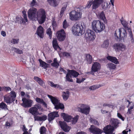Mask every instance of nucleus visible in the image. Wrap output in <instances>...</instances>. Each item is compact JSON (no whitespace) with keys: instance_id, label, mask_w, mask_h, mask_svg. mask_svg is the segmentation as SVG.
Returning a JSON list of instances; mask_svg holds the SVG:
<instances>
[{"instance_id":"52","label":"nucleus","mask_w":134,"mask_h":134,"mask_svg":"<svg viewBox=\"0 0 134 134\" xmlns=\"http://www.w3.org/2000/svg\"><path fill=\"white\" fill-rule=\"evenodd\" d=\"M99 87V86L97 85H94L91 86L89 89L91 90H95L97 88H98Z\"/></svg>"},{"instance_id":"5","label":"nucleus","mask_w":134,"mask_h":134,"mask_svg":"<svg viewBox=\"0 0 134 134\" xmlns=\"http://www.w3.org/2000/svg\"><path fill=\"white\" fill-rule=\"evenodd\" d=\"M16 97L15 92L14 91H12L9 94L4 97V101L7 103H12L15 101Z\"/></svg>"},{"instance_id":"56","label":"nucleus","mask_w":134,"mask_h":134,"mask_svg":"<svg viewBox=\"0 0 134 134\" xmlns=\"http://www.w3.org/2000/svg\"><path fill=\"white\" fill-rule=\"evenodd\" d=\"M118 117L120 119H121L122 121H124V117L121 115V114L119 113H118L117 114Z\"/></svg>"},{"instance_id":"2","label":"nucleus","mask_w":134,"mask_h":134,"mask_svg":"<svg viewBox=\"0 0 134 134\" xmlns=\"http://www.w3.org/2000/svg\"><path fill=\"white\" fill-rule=\"evenodd\" d=\"M73 34L75 35H81L84 33L83 31V27L82 23L79 22L76 23L72 28Z\"/></svg>"},{"instance_id":"57","label":"nucleus","mask_w":134,"mask_h":134,"mask_svg":"<svg viewBox=\"0 0 134 134\" xmlns=\"http://www.w3.org/2000/svg\"><path fill=\"white\" fill-rule=\"evenodd\" d=\"M62 55L64 57H68L70 56V54L69 53L65 52L63 53Z\"/></svg>"},{"instance_id":"21","label":"nucleus","mask_w":134,"mask_h":134,"mask_svg":"<svg viewBox=\"0 0 134 134\" xmlns=\"http://www.w3.org/2000/svg\"><path fill=\"white\" fill-rule=\"evenodd\" d=\"M47 96L50 99L51 102L54 106H55L56 104H57L60 102V100L57 99L56 97H54L49 95H48Z\"/></svg>"},{"instance_id":"12","label":"nucleus","mask_w":134,"mask_h":134,"mask_svg":"<svg viewBox=\"0 0 134 134\" xmlns=\"http://www.w3.org/2000/svg\"><path fill=\"white\" fill-rule=\"evenodd\" d=\"M80 107L77 108L79 112L86 115L88 114L90 111V108L89 107L86 108L85 105L83 104H81L80 105Z\"/></svg>"},{"instance_id":"54","label":"nucleus","mask_w":134,"mask_h":134,"mask_svg":"<svg viewBox=\"0 0 134 134\" xmlns=\"http://www.w3.org/2000/svg\"><path fill=\"white\" fill-rule=\"evenodd\" d=\"M36 101L37 102L40 104H42V102L44 100L38 97H36Z\"/></svg>"},{"instance_id":"46","label":"nucleus","mask_w":134,"mask_h":134,"mask_svg":"<svg viewBox=\"0 0 134 134\" xmlns=\"http://www.w3.org/2000/svg\"><path fill=\"white\" fill-rule=\"evenodd\" d=\"M12 50L18 54H21L23 53V52L22 50L20 49H19L15 47H13L12 48Z\"/></svg>"},{"instance_id":"60","label":"nucleus","mask_w":134,"mask_h":134,"mask_svg":"<svg viewBox=\"0 0 134 134\" xmlns=\"http://www.w3.org/2000/svg\"><path fill=\"white\" fill-rule=\"evenodd\" d=\"M103 106L104 107L108 106L110 108L112 105L110 104H108L107 103H105L103 104Z\"/></svg>"},{"instance_id":"19","label":"nucleus","mask_w":134,"mask_h":134,"mask_svg":"<svg viewBox=\"0 0 134 134\" xmlns=\"http://www.w3.org/2000/svg\"><path fill=\"white\" fill-rule=\"evenodd\" d=\"M101 65L98 62H94L91 67V70L94 72H96L99 70L100 69Z\"/></svg>"},{"instance_id":"50","label":"nucleus","mask_w":134,"mask_h":134,"mask_svg":"<svg viewBox=\"0 0 134 134\" xmlns=\"http://www.w3.org/2000/svg\"><path fill=\"white\" fill-rule=\"evenodd\" d=\"M63 27L64 29H66L69 26L66 20H65L63 22Z\"/></svg>"},{"instance_id":"33","label":"nucleus","mask_w":134,"mask_h":134,"mask_svg":"<svg viewBox=\"0 0 134 134\" xmlns=\"http://www.w3.org/2000/svg\"><path fill=\"white\" fill-rule=\"evenodd\" d=\"M54 106V108L57 110H58L59 109H60L62 110H63L64 108V107L63 104L60 102L56 104Z\"/></svg>"},{"instance_id":"47","label":"nucleus","mask_w":134,"mask_h":134,"mask_svg":"<svg viewBox=\"0 0 134 134\" xmlns=\"http://www.w3.org/2000/svg\"><path fill=\"white\" fill-rule=\"evenodd\" d=\"M79 118V115H76L74 118L72 119V122L73 124H75Z\"/></svg>"},{"instance_id":"15","label":"nucleus","mask_w":134,"mask_h":134,"mask_svg":"<svg viewBox=\"0 0 134 134\" xmlns=\"http://www.w3.org/2000/svg\"><path fill=\"white\" fill-rule=\"evenodd\" d=\"M114 129V127L110 125L104 127L103 130L104 132L106 134H114L113 133Z\"/></svg>"},{"instance_id":"64","label":"nucleus","mask_w":134,"mask_h":134,"mask_svg":"<svg viewBox=\"0 0 134 134\" xmlns=\"http://www.w3.org/2000/svg\"><path fill=\"white\" fill-rule=\"evenodd\" d=\"M76 134H86V133L85 132L81 131L80 132H77Z\"/></svg>"},{"instance_id":"32","label":"nucleus","mask_w":134,"mask_h":134,"mask_svg":"<svg viewBox=\"0 0 134 134\" xmlns=\"http://www.w3.org/2000/svg\"><path fill=\"white\" fill-rule=\"evenodd\" d=\"M68 72L70 75L75 77H76L79 75V73L73 70H69Z\"/></svg>"},{"instance_id":"11","label":"nucleus","mask_w":134,"mask_h":134,"mask_svg":"<svg viewBox=\"0 0 134 134\" xmlns=\"http://www.w3.org/2000/svg\"><path fill=\"white\" fill-rule=\"evenodd\" d=\"M113 47L116 52H119L120 51H123L126 48V46L125 44L123 43H119L114 44Z\"/></svg>"},{"instance_id":"43","label":"nucleus","mask_w":134,"mask_h":134,"mask_svg":"<svg viewBox=\"0 0 134 134\" xmlns=\"http://www.w3.org/2000/svg\"><path fill=\"white\" fill-rule=\"evenodd\" d=\"M0 108L4 109L5 110H8L7 106V105L3 102L0 103Z\"/></svg>"},{"instance_id":"49","label":"nucleus","mask_w":134,"mask_h":134,"mask_svg":"<svg viewBox=\"0 0 134 134\" xmlns=\"http://www.w3.org/2000/svg\"><path fill=\"white\" fill-rule=\"evenodd\" d=\"M19 42V39H15L13 38L11 41V42L14 44L18 43Z\"/></svg>"},{"instance_id":"30","label":"nucleus","mask_w":134,"mask_h":134,"mask_svg":"<svg viewBox=\"0 0 134 134\" xmlns=\"http://www.w3.org/2000/svg\"><path fill=\"white\" fill-rule=\"evenodd\" d=\"M127 34V33L125 29L123 28L121 29V36L119 41L121 40L122 39L124 40V38L126 37Z\"/></svg>"},{"instance_id":"23","label":"nucleus","mask_w":134,"mask_h":134,"mask_svg":"<svg viewBox=\"0 0 134 134\" xmlns=\"http://www.w3.org/2000/svg\"><path fill=\"white\" fill-rule=\"evenodd\" d=\"M112 126L114 127V129H116L119 126L118 124L119 123V121L117 119H113L111 121Z\"/></svg>"},{"instance_id":"35","label":"nucleus","mask_w":134,"mask_h":134,"mask_svg":"<svg viewBox=\"0 0 134 134\" xmlns=\"http://www.w3.org/2000/svg\"><path fill=\"white\" fill-rule=\"evenodd\" d=\"M86 60L88 64H91L92 62L93 59L92 56L89 54L86 55Z\"/></svg>"},{"instance_id":"14","label":"nucleus","mask_w":134,"mask_h":134,"mask_svg":"<svg viewBox=\"0 0 134 134\" xmlns=\"http://www.w3.org/2000/svg\"><path fill=\"white\" fill-rule=\"evenodd\" d=\"M121 23L123 25V26L125 27L126 29L129 32L130 36V37L131 42L132 43H133L134 40L133 39V34L132 32L131 31V29L130 28H129L127 26L128 23L125 21H123L121 20Z\"/></svg>"},{"instance_id":"1","label":"nucleus","mask_w":134,"mask_h":134,"mask_svg":"<svg viewBox=\"0 0 134 134\" xmlns=\"http://www.w3.org/2000/svg\"><path fill=\"white\" fill-rule=\"evenodd\" d=\"M92 29L96 33H100L105 29L104 24L99 20H95L92 23Z\"/></svg>"},{"instance_id":"63","label":"nucleus","mask_w":134,"mask_h":134,"mask_svg":"<svg viewBox=\"0 0 134 134\" xmlns=\"http://www.w3.org/2000/svg\"><path fill=\"white\" fill-rule=\"evenodd\" d=\"M1 34L4 37L6 36V34L5 31H2L1 32Z\"/></svg>"},{"instance_id":"37","label":"nucleus","mask_w":134,"mask_h":134,"mask_svg":"<svg viewBox=\"0 0 134 134\" xmlns=\"http://www.w3.org/2000/svg\"><path fill=\"white\" fill-rule=\"evenodd\" d=\"M51 65L52 66L55 68H58L59 65V64L57 62V58H55L54 59L53 62L51 64Z\"/></svg>"},{"instance_id":"53","label":"nucleus","mask_w":134,"mask_h":134,"mask_svg":"<svg viewBox=\"0 0 134 134\" xmlns=\"http://www.w3.org/2000/svg\"><path fill=\"white\" fill-rule=\"evenodd\" d=\"M11 88L9 87H3V91H11Z\"/></svg>"},{"instance_id":"16","label":"nucleus","mask_w":134,"mask_h":134,"mask_svg":"<svg viewBox=\"0 0 134 134\" xmlns=\"http://www.w3.org/2000/svg\"><path fill=\"white\" fill-rule=\"evenodd\" d=\"M89 130L91 133L94 134H101L103 132V130L93 125L91 126Z\"/></svg>"},{"instance_id":"59","label":"nucleus","mask_w":134,"mask_h":134,"mask_svg":"<svg viewBox=\"0 0 134 134\" xmlns=\"http://www.w3.org/2000/svg\"><path fill=\"white\" fill-rule=\"evenodd\" d=\"M22 128L23 131H24V132H27V129L26 128L25 125H23Z\"/></svg>"},{"instance_id":"48","label":"nucleus","mask_w":134,"mask_h":134,"mask_svg":"<svg viewBox=\"0 0 134 134\" xmlns=\"http://www.w3.org/2000/svg\"><path fill=\"white\" fill-rule=\"evenodd\" d=\"M90 122L93 123V124L98 125H99V122L96 120L93 119L91 118H90Z\"/></svg>"},{"instance_id":"29","label":"nucleus","mask_w":134,"mask_h":134,"mask_svg":"<svg viewBox=\"0 0 134 134\" xmlns=\"http://www.w3.org/2000/svg\"><path fill=\"white\" fill-rule=\"evenodd\" d=\"M40 62V66L43 68L44 69H46L48 67L49 64L46 63L45 62L43 61L41 59H39Z\"/></svg>"},{"instance_id":"62","label":"nucleus","mask_w":134,"mask_h":134,"mask_svg":"<svg viewBox=\"0 0 134 134\" xmlns=\"http://www.w3.org/2000/svg\"><path fill=\"white\" fill-rule=\"evenodd\" d=\"M101 113L103 114H106V113H108V111H106L105 110H102V109H101Z\"/></svg>"},{"instance_id":"3","label":"nucleus","mask_w":134,"mask_h":134,"mask_svg":"<svg viewBox=\"0 0 134 134\" xmlns=\"http://www.w3.org/2000/svg\"><path fill=\"white\" fill-rule=\"evenodd\" d=\"M46 18V12L43 9H40L37 12V19L40 24L45 21Z\"/></svg>"},{"instance_id":"22","label":"nucleus","mask_w":134,"mask_h":134,"mask_svg":"<svg viewBox=\"0 0 134 134\" xmlns=\"http://www.w3.org/2000/svg\"><path fill=\"white\" fill-rule=\"evenodd\" d=\"M61 116H62L64 121L67 122H70L71 120L72 117L65 113H63L61 114Z\"/></svg>"},{"instance_id":"39","label":"nucleus","mask_w":134,"mask_h":134,"mask_svg":"<svg viewBox=\"0 0 134 134\" xmlns=\"http://www.w3.org/2000/svg\"><path fill=\"white\" fill-rule=\"evenodd\" d=\"M50 4L53 6H56L58 5V3L57 0H48Z\"/></svg>"},{"instance_id":"42","label":"nucleus","mask_w":134,"mask_h":134,"mask_svg":"<svg viewBox=\"0 0 134 134\" xmlns=\"http://www.w3.org/2000/svg\"><path fill=\"white\" fill-rule=\"evenodd\" d=\"M107 67L110 69H115L116 65L112 63H109L107 65Z\"/></svg>"},{"instance_id":"25","label":"nucleus","mask_w":134,"mask_h":134,"mask_svg":"<svg viewBox=\"0 0 134 134\" xmlns=\"http://www.w3.org/2000/svg\"><path fill=\"white\" fill-rule=\"evenodd\" d=\"M34 118L35 121H43L46 120L47 119V117L46 115H44L41 116H35Z\"/></svg>"},{"instance_id":"58","label":"nucleus","mask_w":134,"mask_h":134,"mask_svg":"<svg viewBox=\"0 0 134 134\" xmlns=\"http://www.w3.org/2000/svg\"><path fill=\"white\" fill-rule=\"evenodd\" d=\"M36 1L35 0H33L31 2L30 5L32 6H34L36 5Z\"/></svg>"},{"instance_id":"18","label":"nucleus","mask_w":134,"mask_h":134,"mask_svg":"<svg viewBox=\"0 0 134 134\" xmlns=\"http://www.w3.org/2000/svg\"><path fill=\"white\" fill-rule=\"evenodd\" d=\"M59 123L62 129L65 132H69L70 129V127L67 125L66 122L62 121H59Z\"/></svg>"},{"instance_id":"28","label":"nucleus","mask_w":134,"mask_h":134,"mask_svg":"<svg viewBox=\"0 0 134 134\" xmlns=\"http://www.w3.org/2000/svg\"><path fill=\"white\" fill-rule=\"evenodd\" d=\"M107 58L108 60L115 64H117L118 63L117 59L115 57L108 55L107 57Z\"/></svg>"},{"instance_id":"20","label":"nucleus","mask_w":134,"mask_h":134,"mask_svg":"<svg viewBox=\"0 0 134 134\" xmlns=\"http://www.w3.org/2000/svg\"><path fill=\"white\" fill-rule=\"evenodd\" d=\"M37 35L41 38H43L44 37V29L41 26H40L37 28L36 31Z\"/></svg>"},{"instance_id":"40","label":"nucleus","mask_w":134,"mask_h":134,"mask_svg":"<svg viewBox=\"0 0 134 134\" xmlns=\"http://www.w3.org/2000/svg\"><path fill=\"white\" fill-rule=\"evenodd\" d=\"M109 44V40H106L104 41L103 44L101 45V47L104 48H107L108 47Z\"/></svg>"},{"instance_id":"9","label":"nucleus","mask_w":134,"mask_h":134,"mask_svg":"<svg viewBox=\"0 0 134 134\" xmlns=\"http://www.w3.org/2000/svg\"><path fill=\"white\" fill-rule=\"evenodd\" d=\"M85 37L87 40L93 41L96 37L95 33L92 30H87L85 33Z\"/></svg>"},{"instance_id":"55","label":"nucleus","mask_w":134,"mask_h":134,"mask_svg":"<svg viewBox=\"0 0 134 134\" xmlns=\"http://www.w3.org/2000/svg\"><path fill=\"white\" fill-rule=\"evenodd\" d=\"M59 71L60 72H61L59 73V74H62V73H65L66 72V71L64 70L63 68H62L60 67L59 68Z\"/></svg>"},{"instance_id":"45","label":"nucleus","mask_w":134,"mask_h":134,"mask_svg":"<svg viewBox=\"0 0 134 134\" xmlns=\"http://www.w3.org/2000/svg\"><path fill=\"white\" fill-rule=\"evenodd\" d=\"M46 33L48 35L50 39H51L52 37V31L51 29L50 28H49L47 30Z\"/></svg>"},{"instance_id":"38","label":"nucleus","mask_w":134,"mask_h":134,"mask_svg":"<svg viewBox=\"0 0 134 134\" xmlns=\"http://www.w3.org/2000/svg\"><path fill=\"white\" fill-rule=\"evenodd\" d=\"M69 91H67L66 92H63V99L65 100H66L68 99L69 95Z\"/></svg>"},{"instance_id":"27","label":"nucleus","mask_w":134,"mask_h":134,"mask_svg":"<svg viewBox=\"0 0 134 134\" xmlns=\"http://www.w3.org/2000/svg\"><path fill=\"white\" fill-rule=\"evenodd\" d=\"M121 28L119 29L118 30H116L115 31L114 35L115 37V39L117 40L120 39V36L121 35Z\"/></svg>"},{"instance_id":"41","label":"nucleus","mask_w":134,"mask_h":134,"mask_svg":"<svg viewBox=\"0 0 134 134\" xmlns=\"http://www.w3.org/2000/svg\"><path fill=\"white\" fill-rule=\"evenodd\" d=\"M71 75L70 74L69 72L68 73L66 76V81L69 82H72L73 80L72 79Z\"/></svg>"},{"instance_id":"31","label":"nucleus","mask_w":134,"mask_h":134,"mask_svg":"<svg viewBox=\"0 0 134 134\" xmlns=\"http://www.w3.org/2000/svg\"><path fill=\"white\" fill-rule=\"evenodd\" d=\"M53 47L55 50H57L58 49H60V47L59 46L57 39L53 38L52 41Z\"/></svg>"},{"instance_id":"24","label":"nucleus","mask_w":134,"mask_h":134,"mask_svg":"<svg viewBox=\"0 0 134 134\" xmlns=\"http://www.w3.org/2000/svg\"><path fill=\"white\" fill-rule=\"evenodd\" d=\"M22 13L23 14V16L25 21L24 20L23 18L21 17L20 21L21 23L24 24L25 23V22H27L28 21L26 14V12L25 10H23L22 12Z\"/></svg>"},{"instance_id":"51","label":"nucleus","mask_w":134,"mask_h":134,"mask_svg":"<svg viewBox=\"0 0 134 134\" xmlns=\"http://www.w3.org/2000/svg\"><path fill=\"white\" fill-rule=\"evenodd\" d=\"M66 9V7H62V8L60 12V16H61V17H62V16L63 15L64 13V12L65 10Z\"/></svg>"},{"instance_id":"4","label":"nucleus","mask_w":134,"mask_h":134,"mask_svg":"<svg viewBox=\"0 0 134 134\" xmlns=\"http://www.w3.org/2000/svg\"><path fill=\"white\" fill-rule=\"evenodd\" d=\"M103 2V0H94L89 1L88 2L86 7L90 8L92 5V10H96L98 8L100 5Z\"/></svg>"},{"instance_id":"17","label":"nucleus","mask_w":134,"mask_h":134,"mask_svg":"<svg viewBox=\"0 0 134 134\" xmlns=\"http://www.w3.org/2000/svg\"><path fill=\"white\" fill-rule=\"evenodd\" d=\"M58 112L57 111L51 112L48 115V120L49 122H51L54 120L55 118L59 117Z\"/></svg>"},{"instance_id":"36","label":"nucleus","mask_w":134,"mask_h":134,"mask_svg":"<svg viewBox=\"0 0 134 134\" xmlns=\"http://www.w3.org/2000/svg\"><path fill=\"white\" fill-rule=\"evenodd\" d=\"M48 83H49L50 84V85L51 87L55 88H57L60 90L62 89V88L59 85L55 84L51 81H49Z\"/></svg>"},{"instance_id":"44","label":"nucleus","mask_w":134,"mask_h":134,"mask_svg":"<svg viewBox=\"0 0 134 134\" xmlns=\"http://www.w3.org/2000/svg\"><path fill=\"white\" fill-rule=\"evenodd\" d=\"M46 129L44 126L41 127L40 129V134H46Z\"/></svg>"},{"instance_id":"26","label":"nucleus","mask_w":134,"mask_h":134,"mask_svg":"<svg viewBox=\"0 0 134 134\" xmlns=\"http://www.w3.org/2000/svg\"><path fill=\"white\" fill-rule=\"evenodd\" d=\"M34 79L41 86H43L44 85L45 83L43 80L38 77L35 76L34 77Z\"/></svg>"},{"instance_id":"8","label":"nucleus","mask_w":134,"mask_h":134,"mask_svg":"<svg viewBox=\"0 0 134 134\" xmlns=\"http://www.w3.org/2000/svg\"><path fill=\"white\" fill-rule=\"evenodd\" d=\"M41 106V105L37 104L34 105L32 107H31L29 110V112L32 115L36 116V115L39 114V113L38 111V109H40Z\"/></svg>"},{"instance_id":"10","label":"nucleus","mask_w":134,"mask_h":134,"mask_svg":"<svg viewBox=\"0 0 134 134\" xmlns=\"http://www.w3.org/2000/svg\"><path fill=\"white\" fill-rule=\"evenodd\" d=\"M23 103L21 105L24 108H29L31 107L33 103V101L29 98H26L25 97L23 98L22 99Z\"/></svg>"},{"instance_id":"7","label":"nucleus","mask_w":134,"mask_h":134,"mask_svg":"<svg viewBox=\"0 0 134 134\" xmlns=\"http://www.w3.org/2000/svg\"><path fill=\"white\" fill-rule=\"evenodd\" d=\"M37 10L35 8H30L28 11V16L30 20H35L37 15Z\"/></svg>"},{"instance_id":"61","label":"nucleus","mask_w":134,"mask_h":134,"mask_svg":"<svg viewBox=\"0 0 134 134\" xmlns=\"http://www.w3.org/2000/svg\"><path fill=\"white\" fill-rule=\"evenodd\" d=\"M11 124H10L9 122L8 121L6 122L5 124V126H6L10 127L11 126Z\"/></svg>"},{"instance_id":"6","label":"nucleus","mask_w":134,"mask_h":134,"mask_svg":"<svg viewBox=\"0 0 134 134\" xmlns=\"http://www.w3.org/2000/svg\"><path fill=\"white\" fill-rule=\"evenodd\" d=\"M81 14L80 9L78 8L77 11L73 10L70 13V19L72 20H78L81 18Z\"/></svg>"},{"instance_id":"13","label":"nucleus","mask_w":134,"mask_h":134,"mask_svg":"<svg viewBox=\"0 0 134 134\" xmlns=\"http://www.w3.org/2000/svg\"><path fill=\"white\" fill-rule=\"evenodd\" d=\"M57 36L58 40L60 41H63L66 37V34L63 29L58 31L57 32Z\"/></svg>"},{"instance_id":"34","label":"nucleus","mask_w":134,"mask_h":134,"mask_svg":"<svg viewBox=\"0 0 134 134\" xmlns=\"http://www.w3.org/2000/svg\"><path fill=\"white\" fill-rule=\"evenodd\" d=\"M99 18L103 20L105 23H107V21L105 16V15L103 11L102 12L99 14Z\"/></svg>"}]
</instances>
